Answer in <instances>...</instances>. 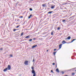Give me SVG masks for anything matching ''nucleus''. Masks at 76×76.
Instances as JSON below:
<instances>
[{
    "mask_svg": "<svg viewBox=\"0 0 76 76\" xmlns=\"http://www.w3.org/2000/svg\"><path fill=\"white\" fill-rule=\"evenodd\" d=\"M53 12V11H49L48 12V14L49 13V14H51V13H52Z\"/></svg>",
    "mask_w": 76,
    "mask_h": 76,
    "instance_id": "12",
    "label": "nucleus"
},
{
    "mask_svg": "<svg viewBox=\"0 0 76 76\" xmlns=\"http://www.w3.org/2000/svg\"><path fill=\"white\" fill-rule=\"evenodd\" d=\"M3 48H0V50H3Z\"/></svg>",
    "mask_w": 76,
    "mask_h": 76,
    "instance_id": "30",
    "label": "nucleus"
},
{
    "mask_svg": "<svg viewBox=\"0 0 76 76\" xmlns=\"http://www.w3.org/2000/svg\"><path fill=\"white\" fill-rule=\"evenodd\" d=\"M30 38V36H27L25 37V38Z\"/></svg>",
    "mask_w": 76,
    "mask_h": 76,
    "instance_id": "11",
    "label": "nucleus"
},
{
    "mask_svg": "<svg viewBox=\"0 0 76 76\" xmlns=\"http://www.w3.org/2000/svg\"><path fill=\"white\" fill-rule=\"evenodd\" d=\"M51 72H52V73H53V70H51Z\"/></svg>",
    "mask_w": 76,
    "mask_h": 76,
    "instance_id": "34",
    "label": "nucleus"
},
{
    "mask_svg": "<svg viewBox=\"0 0 76 76\" xmlns=\"http://www.w3.org/2000/svg\"><path fill=\"white\" fill-rule=\"evenodd\" d=\"M30 9V10L31 11H32V9L30 8L29 9Z\"/></svg>",
    "mask_w": 76,
    "mask_h": 76,
    "instance_id": "25",
    "label": "nucleus"
},
{
    "mask_svg": "<svg viewBox=\"0 0 76 76\" xmlns=\"http://www.w3.org/2000/svg\"><path fill=\"white\" fill-rule=\"evenodd\" d=\"M56 71L58 73H59V72H60V71H59V70H58V68L57 69H56Z\"/></svg>",
    "mask_w": 76,
    "mask_h": 76,
    "instance_id": "7",
    "label": "nucleus"
},
{
    "mask_svg": "<svg viewBox=\"0 0 76 76\" xmlns=\"http://www.w3.org/2000/svg\"><path fill=\"white\" fill-rule=\"evenodd\" d=\"M15 21H19V19H16Z\"/></svg>",
    "mask_w": 76,
    "mask_h": 76,
    "instance_id": "17",
    "label": "nucleus"
},
{
    "mask_svg": "<svg viewBox=\"0 0 76 76\" xmlns=\"http://www.w3.org/2000/svg\"><path fill=\"white\" fill-rule=\"evenodd\" d=\"M37 45H33L32 47V48H35V47H37Z\"/></svg>",
    "mask_w": 76,
    "mask_h": 76,
    "instance_id": "9",
    "label": "nucleus"
},
{
    "mask_svg": "<svg viewBox=\"0 0 76 76\" xmlns=\"http://www.w3.org/2000/svg\"><path fill=\"white\" fill-rule=\"evenodd\" d=\"M74 17H75V18H76V16L75 15H74V16L72 17V18H74Z\"/></svg>",
    "mask_w": 76,
    "mask_h": 76,
    "instance_id": "26",
    "label": "nucleus"
},
{
    "mask_svg": "<svg viewBox=\"0 0 76 76\" xmlns=\"http://www.w3.org/2000/svg\"><path fill=\"white\" fill-rule=\"evenodd\" d=\"M42 6L45 7H47V5L45 4H43L42 5Z\"/></svg>",
    "mask_w": 76,
    "mask_h": 76,
    "instance_id": "10",
    "label": "nucleus"
},
{
    "mask_svg": "<svg viewBox=\"0 0 76 76\" xmlns=\"http://www.w3.org/2000/svg\"><path fill=\"white\" fill-rule=\"evenodd\" d=\"M24 64L25 65H28V61H26L24 62Z\"/></svg>",
    "mask_w": 76,
    "mask_h": 76,
    "instance_id": "2",
    "label": "nucleus"
},
{
    "mask_svg": "<svg viewBox=\"0 0 76 76\" xmlns=\"http://www.w3.org/2000/svg\"><path fill=\"white\" fill-rule=\"evenodd\" d=\"M10 57H13V55H10Z\"/></svg>",
    "mask_w": 76,
    "mask_h": 76,
    "instance_id": "23",
    "label": "nucleus"
},
{
    "mask_svg": "<svg viewBox=\"0 0 76 76\" xmlns=\"http://www.w3.org/2000/svg\"><path fill=\"white\" fill-rule=\"evenodd\" d=\"M62 45H63V44H61L59 45V49H60L62 47Z\"/></svg>",
    "mask_w": 76,
    "mask_h": 76,
    "instance_id": "5",
    "label": "nucleus"
},
{
    "mask_svg": "<svg viewBox=\"0 0 76 76\" xmlns=\"http://www.w3.org/2000/svg\"><path fill=\"white\" fill-rule=\"evenodd\" d=\"M73 42V40H72V41H71V42Z\"/></svg>",
    "mask_w": 76,
    "mask_h": 76,
    "instance_id": "40",
    "label": "nucleus"
},
{
    "mask_svg": "<svg viewBox=\"0 0 76 76\" xmlns=\"http://www.w3.org/2000/svg\"><path fill=\"white\" fill-rule=\"evenodd\" d=\"M75 75V73H72V76H74Z\"/></svg>",
    "mask_w": 76,
    "mask_h": 76,
    "instance_id": "15",
    "label": "nucleus"
},
{
    "mask_svg": "<svg viewBox=\"0 0 76 76\" xmlns=\"http://www.w3.org/2000/svg\"><path fill=\"white\" fill-rule=\"evenodd\" d=\"M55 65V63H53V65Z\"/></svg>",
    "mask_w": 76,
    "mask_h": 76,
    "instance_id": "32",
    "label": "nucleus"
},
{
    "mask_svg": "<svg viewBox=\"0 0 76 76\" xmlns=\"http://www.w3.org/2000/svg\"><path fill=\"white\" fill-rule=\"evenodd\" d=\"M62 44H65V43H66V42L64 40H63L62 42Z\"/></svg>",
    "mask_w": 76,
    "mask_h": 76,
    "instance_id": "13",
    "label": "nucleus"
},
{
    "mask_svg": "<svg viewBox=\"0 0 76 76\" xmlns=\"http://www.w3.org/2000/svg\"><path fill=\"white\" fill-rule=\"evenodd\" d=\"M50 9V8H48V9Z\"/></svg>",
    "mask_w": 76,
    "mask_h": 76,
    "instance_id": "39",
    "label": "nucleus"
},
{
    "mask_svg": "<svg viewBox=\"0 0 76 76\" xmlns=\"http://www.w3.org/2000/svg\"><path fill=\"white\" fill-rule=\"evenodd\" d=\"M31 72L33 74H34L33 76H36V74L35 73V71L34 70H32L31 71Z\"/></svg>",
    "mask_w": 76,
    "mask_h": 76,
    "instance_id": "1",
    "label": "nucleus"
},
{
    "mask_svg": "<svg viewBox=\"0 0 76 76\" xmlns=\"http://www.w3.org/2000/svg\"><path fill=\"white\" fill-rule=\"evenodd\" d=\"M48 50H47V52H48Z\"/></svg>",
    "mask_w": 76,
    "mask_h": 76,
    "instance_id": "42",
    "label": "nucleus"
},
{
    "mask_svg": "<svg viewBox=\"0 0 76 76\" xmlns=\"http://www.w3.org/2000/svg\"><path fill=\"white\" fill-rule=\"evenodd\" d=\"M32 41V39H29V41H30V42H31V41Z\"/></svg>",
    "mask_w": 76,
    "mask_h": 76,
    "instance_id": "18",
    "label": "nucleus"
},
{
    "mask_svg": "<svg viewBox=\"0 0 76 76\" xmlns=\"http://www.w3.org/2000/svg\"><path fill=\"white\" fill-rule=\"evenodd\" d=\"M35 39H36V38H34L33 40H35Z\"/></svg>",
    "mask_w": 76,
    "mask_h": 76,
    "instance_id": "37",
    "label": "nucleus"
},
{
    "mask_svg": "<svg viewBox=\"0 0 76 76\" xmlns=\"http://www.w3.org/2000/svg\"><path fill=\"white\" fill-rule=\"evenodd\" d=\"M8 70H10V69H11V67L10 66V65H8Z\"/></svg>",
    "mask_w": 76,
    "mask_h": 76,
    "instance_id": "3",
    "label": "nucleus"
},
{
    "mask_svg": "<svg viewBox=\"0 0 76 76\" xmlns=\"http://www.w3.org/2000/svg\"><path fill=\"white\" fill-rule=\"evenodd\" d=\"M56 67H57V65L56 66Z\"/></svg>",
    "mask_w": 76,
    "mask_h": 76,
    "instance_id": "43",
    "label": "nucleus"
},
{
    "mask_svg": "<svg viewBox=\"0 0 76 76\" xmlns=\"http://www.w3.org/2000/svg\"><path fill=\"white\" fill-rule=\"evenodd\" d=\"M8 69V68H6V69H4V72H6V71H7V70Z\"/></svg>",
    "mask_w": 76,
    "mask_h": 76,
    "instance_id": "6",
    "label": "nucleus"
},
{
    "mask_svg": "<svg viewBox=\"0 0 76 76\" xmlns=\"http://www.w3.org/2000/svg\"><path fill=\"white\" fill-rule=\"evenodd\" d=\"M56 50H57V49H54V51H56Z\"/></svg>",
    "mask_w": 76,
    "mask_h": 76,
    "instance_id": "29",
    "label": "nucleus"
},
{
    "mask_svg": "<svg viewBox=\"0 0 76 76\" xmlns=\"http://www.w3.org/2000/svg\"><path fill=\"white\" fill-rule=\"evenodd\" d=\"M62 72V73L63 74H64V72Z\"/></svg>",
    "mask_w": 76,
    "mask_h": 76,
    "instance_id": "36",
    "label": "nucleus"
},
{
    "mask_svg": "<svg viewBox=\"0 0 76 76\" xmlns=\"http://www.w3.org/2000/svg\"><path fill=\"white\" fill-rule=\"evenodd\" d=\"M19 76H21V74H20V75H19Z\"/></svg>",
    "mask_w": 76,
    "mask_h": 76,
    "instance_id": "41",
    "label": "nucleus"
},
{
    "mask_svg": "<svg viewBox=\"0 0 76 76\" xmlns=\"http://www.w3.org/2000/svg\"><path fill=\"white\" fill-rule=\"evenodd\" d=\"M62 22H65V20H64L62 21Z\"/></svg>",
    "mask_w": 76,
    "mask_h": 76,
    "instance_id": "33",
    "label": "nucleus"
},
{
    "mask_svg": "<svg viewBox=\"0 0 76 76\" xmlns=\"http://www.w3.org/2000/svg\"><path fill=\"white\" fill-rule=\"evenodd\" d=\"M64 9H66V8L65 7V8H64Z\"/></svg>",
    "mask_w": 76,
    "mask_h": 76,
    "instance_id": "44",
    "label": "nucleus"
},
{
    "mask_svg": "<svg viewBox=\"0 0 76 76\" xmlns=\"http://www.w3.org/2000/svg\"><path fill=\"white\" fill-rule=\"evenodd\" d=\"M54 7H55V5H52L51 6V9H54Z\"/></svg>",
    "mask_w": 76,
    "mask_h": 76,
    "instance_id": "4",
    "label": "nucleus"
},
{
    "mask_svg": "<svg viewBox=\"0 0 76 76\" xmlns=\"http://www.w3.org/2000/svg\"><path fill=\"white\" fill-rule=\"evenodd\" d=\"M61 28H60V27H58V28H57V30H60V29Z\"/></svg>",
    "mask_w": 76,
    "mask_h": 76,
    "instance_id": "16",
    "label": "nucleus"
},
{
    "mask_svg": "<svg viewBox=\"0 0 76 76\" xmlns=\"http://www.w3.org/2000/svg\"><path fill=\"white\" fill-rule=\"evenodd\" d=\"M67 4V3L64 4Z\"/></svg>",
    "mask_w": 76,
    "mask_h": 76,
    "instance_id": "38",
    "label": "nucleus"
},
{
    "mask_svg": "<svg viewBox=\"0 0 76 76\" xmlns=\"http://www.w3.org/2000/svg\"><path fill=\"white\" fill-rule=\"evenodd\" d=\"M51 35H53V32H51Z\"/></svg>",
    "mask_w": 76,
    "mask_h": 76,
    "instance_id": "27",
    "label": "nucleus"
},
{
    "mask_svg": "<svg viewBox=\"0 0 76 76\" xmlns=\"http://www.w3.org/2000/svg\"><path fill=\"white\" fill-rule=\"evenodd\" d=\"M56 52H54L53 53V54L55 56V55H56Z\"/></svg>",
    "mask_w": 76,
    "mask_h": 76,
    "instance_id": "19",
    "label": "nucleus"
},
{
    "mask_svg": "<svg viewBox=\"0 0 76 76\" xmlns=\"http://www.w3.org/2000/svg\"><path fill=\"white\" fill-rule=\"evenodd\" d=\"M34 61H35V59L34 58L33 60V62H34Z\"/></svg>",
    "mask_w": 76,
    "mask_h": 76,
    "instance_id": "31",
    "label": "nucleus"
},
{
    "mask_svg": "<svg viewBox=\"0 0 76 76\" xmlns=\"http://www.w3.org/2000/svg\"><path fill=\"white\" fill-rule=\"evenodd\" d=\"M23 35V33H22L21 34V36H22Z\"/></svg>",
    "mask_w": 76,
    "mask_h": 76,
    "instance_id": "21",
    "label": "nucleus"
},
{
    "mask_svg": "<svg viewBox=\"0 0 76 76\" xmlns=\"http://www.w3.org/2000/svg\"><path fill=\"white\" fill-rule=\"evenodd\" d=\"M70 38H71V37H70V36H69L66 39H70Z\"/></svg>",
    "mask_w": 76,
    "mask_h": 76,
    "instance_id": "8",
    "label": "nucleus"
},
{
    "mask_svg": "<svg viewBox=\"0 0 76 76\" xmlns=\"http://www.w3.org/2000/svg\"><path fill=\"white\" fill-rule=\"evenodd\" d=\"M32 15H30V16L28 17V18L30 19V18H31L32 17Z\"/></svg>",
    "mask_w": 76,
    "mask_h": 76,
    "instance_id": "14",
    "label": "nucleus"
},
{
    "mask_svg": "<svg viewBox=\"0 0 76 76\" xmlns=\"http://www.w3.org/2000/svg\"><path fill=\"white\" fill-rule=\"evenodd\" d=\"M16 30H17L16 29H14V30H13V31L14 32H15V31H16Z\"/></svg>",
    "mask_w": 76,
    "mask_h": 76,
    "instance_id": "22",
    "label": "nucleus"
},
{
    "mask_svg": "<svg viewBox=\"0 0 76 76\" xmlns=\"http://www.w3.org/2000/svg\"><path fill=\"white\" fill-rule=\"evenodd\" d=\"M76 39H73L72 40V41H75V40H76Z\"/></svg>",
    "mask_w": 76,
    "mask_h": 76,
    "instance_id": "35",
    "label": "nucleus"
},
{
    "mask_svg": "<svg viewBox=\"0 0 76 76\" xmlns=\"http://www.w3.org/2000/svg\"><path fill=\"white\" fill-rule=\"evenodd\" d=\"M19 18H23V16H21L19 17Z\"/></svg>",
    "mask_w": 76,
    "mask_h": 76,
    "instance_id": "24",
    "label": "nucleus"
},
{
    "mask_svg": "<svg viewBox=\"0 0 76 76\" xmlns=\"http://www.w3.org/2000/svg\"><path fill=\"white\" fill-rule=\"evenodd\" d=\"M19 26H20V25H18V26H17L16 27V28H19Z\"/></svg>",
    "mask_w": 76,
    "mask_h": 76,
    "instance_id": "20",
    "label": "nucleus"
},
{
    "mask_svg": "<svg viewBox=\"0 0 76 76\" xmlns=\"http://www.w3.org/2000/svg\"><path fill=\"white\" fill-rule=\"evenodd\" d=\"M31 69H32V70H34V67H33V66L32 67Z\"/></svg>",
    "mask_w": 76,
    "mask_h": 76,
    "instance_id": "28",
    "label": "nucleus"
},
{
    "mask_svg": "<svg viewBox=\"0 0 76 76\" xmlns=\"http://www.w3.org/2000/svg\"><path fill=\"white\" fill-rule=\"evenodd\" d=\"M75 72H76V70L75 71Z\"/></svg>",
    "mask_w": 76,
    "mask_h": 76,
    "instance_id": "45",
    "label": "nucleus"
}]
</instances>
